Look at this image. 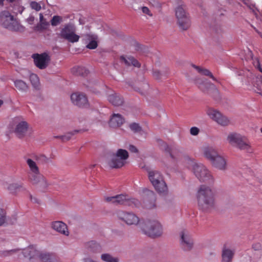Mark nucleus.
<instances>
[{"instance_id":"nucleus-39","label":"nucleus","mask_w":262,"mask_h":262,"mask_svg":"<svg viewBox=\"0 0 262 262\" xmlns=\"http://www.w3.org/2000/svg\"><path fill=\"white\" fill-rule=\"evenodd\" d=\"M129 128L134 133H138L141 131V128L138 123H133L129 125Z\"/></svg>"},{"instance_id":"nucleus-52","label":"nucleus","mask_w":262,"mask_h":262,"mask_svg":"<svg viewBox=\"0 0 262 262\" xmlns=\"http://www.w3.org/2000/svg\"><path fill=\"white\" fill-rule=\"evenodd\" d=\"M123 165H110L111 168H120Z\"/></svg>"},{"instance_id":"nucleus-17","label":"nucleus","mask_w":262,"mask_h":262,"mask_svg":"<svg viewBox=\"0 0 262 262\" xmlns=\"http://www.w3.org/2000/svg\"><path fill=\"white\" fill-rule=\"evenodd\" d=\"M181 244L185 251L190 250L193 246V241L187 231H183L181 233Z\"/></svg>"},{"instance_id":"nucleus-36","label":"nucleus","mask_w":262,"mask_h":262,"mask_svg":"<svg viewBox=\"0 0 262 262\" xmlns=\"http://www.w3.org/2000/svg\"><path fill=\"white\" fill-rule=\"evenodd\" d=\"M62 21V17L60 16L55 15L51 20V24L52 26H56Z\"/></svg>"},{"instance_id":"nucleus-13","label":"nucleus","mask_w":262,"mask_h":262,"mask_svg":"<svg viewBox=\"0 0 262 262\" xmlns=\"http://www.w3.org/2000/svg\"><path fill=\"white\" fill-rule=\"evenodd\" d=\"M227 140L230 144L237 146L241 149H247L250 148L249 144L245 141L243 137L236 133H231L227 137Z\"/></svg>"},{"instance_id":"nucleus-24","label":"nucleus","mask_w":262,"mask_h":262,"mask_svg":"<svg viewBox=\"0 0 262 262\" xmlns=\"http://www.w3.org/2000/svg\"><path fill=\"white\" fill-rule=\"evenodd\" d=\"M107 99L109 102L115 106L120 105L123 103V99L117 93L109 95Z\"/></svg>"},{"instance_id":"nucleus-6","label":"nucleus","mask_w":262,"mask_h":262,"mask_svg":"<svg viewBox=\"0 0 262 262\" xmlns=\"http://www.w3.org/2000/svg\"><path fill=\"white\" fill-rule=\"evenodd\" d=\"M105 201L115 204L123 205L132 207H139L141 205V202L138 200L130 198L129 196L124 194L107 196L105 198Z\"/></svg>"},{"instance_id":"nucleus-19","label":"nucleus","mask_w":262,"mask_h":262,"mask_svg":"<svg viewBox=\"0 0 262 262\" xmlns=\"http://www.w3.org/2000/svg\"><path fill=\"white\" fill-rule=\"evenodd\" d=\"M26 160L27 164H36V163H43L51 162V160L46 157L45 155L41 154H34L31 156V158H28L26 157H24Z\"/></svg>"},{"instance_id":"nucleus-14","label":"nucleus","mask_w":262,"mask_h":262,"mask_svg":"<svg viewBox=\"0 0 262 262\" xmlns=\"http://www.w3.org/2000/svg\"><path fill=\"white\" fill-rule=\"evenodd\" d=\"M32 58L34 60L35 65L38 69H46L50 61V57L47 53L41 54L35 53L32 54Z\"/></svg>"},{"instance_id":"nucleus-51","label":"nucleus","mask_w":262,"mask_h":262,"mask_svg":"<svg viewBox=\"0 0 262 262\" xmlns=\"http://www.w3.org/2000/svg\"><path fill=\"white\" fill-rule=\"evenodd\" d=\"M149 5L152 6H156L157 4V2L156 0H146Z\"/></svg>"},{"instance_id":"nucleus-16","label":"nucleus","mask_w":262,"mask_h":262,"mask_svg":"<svg viewBox=\"0 0 262 262\" xmlns=\"http://www.w3.org/2000/svg\"><path fill=\"white\" fill-rule=\"evenodd\" d=\"M71 99L73 103L79 107H86L89 105L87 97L83 93H73L71 96Z\"/></svg>"},{"instance_id":"nucleus-11","label":"nucleus","mask_w":262,"mask_h":262,"mask_svg":"<svg viewBox=\"0 0 262 262\" xmlns=\"http://www.w3.org/2000/svg\"><path fill=\"white\" fill-rule=\"evenodd\" d=\"M206 113L212 120L221 126H227L230 123L228 117L222 114L216 110L210 107L208 108Z\"/></svg>"},{"instance_id":"nucleus-37","label":"nucleus","mask_w":262,"mask_h":262,"mask_svg":"<svg viewBox=\"0 0 262 262\" xmlns=\"http://www.w3.org/2000/svg\"><path fill=\"white\" fill-rule=\"evenodd\" d=\"M140 86L141 88H136L135 91L138 92L142 95H144L145 92L148 90L149 85L146 83H142L140 84Z\"/></svg>"},{"instance_id":"nucleus-30","label":"nucleus","mask_w":262,"mask_h":262,"mask_svg":"<svg viewBox=\"0 0 262 262\" xmlns=\"http://www.w3.org/2000/svg\"><path fill=\"white\" fill-rule=\"evenodd\" d=\"M192 67L195 69L200 74L210 77L213 80L216 81V79L212 74L210 71L207 69L202 68L199 66L192 65Z\"/></svg>"},{"instance_id":"nucleus-57","label":"nucleus","mask_w":262,"mask_h":262,"mask_svg":"<svg viewBox=\"0 0 262 262\" xmlns=\"http://www.w3.org/2000/svg\"><path fill=\"white\" fill-rule=\"evenodd\" d=\"M3 101L2 100H0V107L3 104Z\"/></svg>"},{"instance_id":"nucleus-28","label":"nucleus","mask_w":262,"mask_h":262,"mask_svg":"<svg viewBox=\"0 0 262 262\" xmlns=\"http://www.w3.org/2000/svg\"><path fill=\"white\" fill-rule=\"evenodd\" d=\"M196 83L199 84L200 89L203 92H206L209 88H213L215 87L213 84L208 82L206 79H199L197 80Z\"/></svg>"},{"instance_id":"nucleus-43","label":"nucleus","mask_w":262,"mask_h":262,"mask_svg":"<svg viewBox=\"0 0 262 262\" xmlns=\"http://www.w3.org/2000/svg\"><path fill=\"white\" fill-rule=\"evenodd\" d=\"M88 245L89 246L92 248V249H93L94 250H95V248H96V249H97V248H100V246L99 244H98L97 243H96L94 241H91L89 243H88Z\"/></svg>"},{"instance_id":"nucleus-35","label":"nucleus","mask_w":262,"mask_h":262,"mask_svg":"<svg viewBox=\"0 0 262 262\" xmlns=\"http://www.w3.org/2000/svg\"><path fill=\"white\" fill-rule=\"evenodd\" d=\"M101 257L102 260L105 262H118L117 258L114 257L109 254H103Z\"/></svg>"},{"instance_id":"nucleus-44","label":"nucleus","mask_w":262,"mask_h":262,"mask_svg":"<svg viewBox=\"0 0 262 262\" xmlns=\"http://www.w3.org/2000/svg\"><path fill=\"white\" fill-rule=\"evenodd\" d=\"M190 132L191 135L196 136L198 135L199 133V129L196 127H192L190 128Z\"/></svg>"},{"instance_id":"nucleus-5","label":"nucleus","mask_w":262,"mask_h":262,"mask_svg":"<svg viewBox=\"0 0 262 262\" xmlns=\"http://www.w3.org/2000/svg\"><path fill=\"white\" fill-rule=\"evenodd\" d=\"M0 23L5 28L12 31L24 30V27L20 25L8 11H3L0 13Z\"/></svg>"},{"instance_id":"nucleus-21","label":"nucleus","mask_w":262,"mask_h":262,"mask_svg":"<svg viewBox=\"0 0 262 262\" xmlns=\"http://www.w3.org/2000/svg\"><path fill=\"white\" fill-rule=\"evenodd\" d=\"M124 122V119L119 114H114L110 119L109 125L112 127H117Z\"/></svg>"},{"instance_id":"nucleus-48","label":"nucleus","mask_w":262,"mask_h":262,"mask_svg":"<svg viewBox=\"0 0 262 262\" xmlns=\"http://www.w3.org/2000/svg\"><path fill=\"white\" fill-rule=\"evenodd\" d=\"M35 18L33 16L30 15L27 19V21L30 24L32 25L33 24Z\"/></svg>"},{"instance_id":"nucleus-49","label":"nucleus","mask_w":262,"mask_h":262,"mask_svg":"<svg viewBox=\"0 0 262 262\" xmlns=\"http://www.w3.org/2000/svg\"><path fill=\"white\" fill-rule=\"evenodd\" d=\"M129 150L132 152H137L138 149L136 146L133 145H130L129 146Z\"/></svg>"},{"instance_id":"nucleus-34","label":"nucleus","mask_w":262,"mask_h":262,"mask_svg":"<svg viewBox=\"0 0 262 262\" xmlns=\"http://www.w3.org/2000/svg\"><path fill=\"white\" fill-rule=\"evenodd\" d=\"M151 202L149 204L145 203V206L148 209H152L156 206V196L153 191H149Z\"/></svg>"},{"instance_id":"nucleus-12","label":"nucleus","mask_w":262,"mask_h":262,"mask_svg":"<svg viewBox=\"0 0 262 262\" xmlns=\"http://www.w3.org/2000/svg\"><path fill=\"white\" fill-rule=\"evenodd\" d=\"M29 165L30 167L29 178L30 181L33 184L39 183L40 185L42 187L47 186V182L39 172L38 167L37 166V165Z\"/></svg>"},{"instance_id":"nucleus-32","label":"nucleus","mask_w":262,"mask_h":262,"mask_svg":"<svg viewBox=\"0 0 262 262\" xmlns=\"http://www.w3.org/2000/svg\"><path fill=\"white\" fill-rule=\"evenodd\" d=\"M72 73L76 75L85 76L88 74V71L83 67H74L72 70Z\"/></svg>"},{"instance_id":"nucleus-4","label":"nucleus","mask_w":262,"mask_h":262,"mask_svg":"<svg viewBox=\"0 0 262 262\" xmlns=\"http://www.w3.org/2000/svg\"><path fill=\"white\" fill-rule=\"evenodd\" d=\"M141 228L143 233L151 238L160 237L163 233L161 224L156 220H147L142 223Z\"/></svg>"},{"instance_id":"nucleus-20","label":"nucleus","mask_w":262,"mask_h":262,"mask_svg":"<svg viewBox=\"0 0 262 262\" xmlns=\"http://www.w3.org/2000/svg\"><path fill=\"white\" fill-rule=\"evenodd\" d=\"M52 228L58 233L66 236H69V231L67 225L61 221H54L51 224Z\"/></svg>"},{"instance_id":"nucleus-38","label":"nucleus","mask_w":262,"mask_h":262,"mask_svg":"<svg viewBox=\"0 0 262 262\" xmlns=\"http://www.w3.org/2000/svg\"><path fill=\"white\" fill-rule=\"evenodd\" d=\"M6 221V213L5 211L0 208V226H3Z\"/></svg>"},{"instance_id":"nucleus-10","label":"nucleus","mask_w":262,"mask_h":262,"mask_svg":"<svg viewBox=\"0 0 262 262\" xmlns=\"http://www.w3.org/2000/svg\"><path fill=\"white\" fill-rule=\"evenodd\" d=\"M192 166L191 168L196 177L200 181L207 182L208 183L213 182L211 176L204 165H192Z\"/></svg>"},{"instance_id":"nucleus-55","label":"nucleus","mask_w":262,"mask_h":262,"mask_svg":"<svg viewBox=\"0 0 262 262\" xmlns=\"http://www.w3.org/2000/svg\"><path fill=\"white\" fill-rule=\"evenodd\" d=\"M187 159H188V161L190 162V163H191L190 164H196L194 162V160L193 159H191L189 157H187Z\"/></svg>"},{"instance_id":"nucleus-29","label":"nucleus","mask_w":262,"mask_h":262,"mask_svg":"<svg viewBox=\"0 0 262 262\" xmlns=\"http://www.w3.org/2000/svg\"><path fill=\"white\" fill-rule=\"evenodd\" d=\"M6 188L12 194H16L18 192L24 190L23 186L18 183L9 184L7 185Z\"/></svg>"},{"instance_id":"nucleus-8","label":"nucleus","mask_w":262,"mask_h":262,"mask_svg":"<svg viewBox=\"0 0 262 262\" xmlns=\"http://www.w3.org/2000/svg\"><path fill=\"white\" fill-rule=\"evenodd\" d=\"M75 27L73 24H68L61 29L58 35L70 42H76L79 40L80 37L75 34Z\"/></svg>"},{"instance_id":"nucleus-56","label":"nucleus","mask_w":262,"mask_h":262,"mask_svg":"<svg viewBox=\"0 0 262 262\" xmlns=\"http://www.w3.org/2000/svg\"><path fill=\"white\" fill-rule=\"evenodd\" d=\"M259 247L260 246L258 244L253 246V248L255 250H257L259 248Z\"/></svg>"},{"instance_id":"nucleus-9","label":"nucleus","mask_w":262,"mask_h":262,"mask_svg":"<svg viewBox=\"0 0 262 262\" xmlns=\"http://www.w3.org/2000/svg\"><path fill=\"white\" fill-rule=\"evenodd\" d=\"M204 157L214 164H226L225 159L219 155L216 150L213 147L206 146L203 148Z\"/></svg>"},{"instance_id":"nucleus-40","label":"nucleus","mask_w":262,"mask_h":262,"mask_svg":"<svg viewBox=\"0 0 262 262\" xmlns=\"http://www.w3.org/2000/svg\"><path fill=\"white\" fill-rule=\"evenodd\" d=\"M30 7L32 9L39 11L41 10V7L39 3L35 1L31 2L30 4Z\"/></svg>"},{"instance_id":"nucleus-1","label":"nucleus","mask_w":262,"mask_h":262,"mask_svg":"<svg viewBox=\"0 0 262 262\" xmlns=\"http://www.w3.org/2000/svg\"><path fill=\"white\" fill-rule=\"evenodd\" d=\"M214 192L208 186L202 185L198 189L196 198L200 209L206 211L213 207Z\"/></svg>"},{"instance_id":"nucleus-3","label":"nucleus","mask_w":262,"mask_h":262,"mask_svg":"<svg viewBox=\"0 0 262 262\" xmlns=\"http://www.w3.org/2000/svg\"><path fill=\"white\" fill-rule=\"evenodd\" d=\"M15 254L18 255V258H21L20 256L23 255L25 258L34 261L38 260L39 251L36 249L35 246H30L24 249L23 251L19 249H12L4 251L2 253V255L4 256L13 255Z\"/></svg>"},{"instance_id":"nucleus-50","label":"nucleus","mask_w":262,"mask_h":262,"mask_svg":"<svg viewBox=\"0 0 262 262\" xmlns=\"http://www.w3.org/2000/svg\"><path fill=\"white\" fill-rule=\"evenodd\" d=\"M153 76L156 79H159L160 78V73L158 71H155L153 72Z\"/></svg>"},{"instance_id":"nucleus-7","label":"nucleus","mask_w":262,"mask_h":262,"mask_svg":"<svg viewBox=\"0 0 262 262\" xmlns=\"http://www.w3.org/2000/svg\"><path fill=\"white\" fill-rule=\"evenodd\" d=\"M176 16L178 25L183 30H187L191 25L189 14L185 11L183 5L181 4L176 9Z\"/></svg>"},{"instance_id":"nucleus-33","label":"nucleus","mask_w":262,"mask_h":262,"mask_svg":"<svg viewBox=\"0 0 262 262\" xmlns=\"http://www.w3.org/2000/svg\"><path fill=\"white\" fill-rule=\"evenodd\" d=\"M30 80L32 86L36 89H38L40 85L39 80L37 75L35 74H31Z\"/></svg>"},{"instance_id":"nucleus-54","label":"nucleus","mask_w":262,"mask_h":262,"mask_svg":"<svg viewBox=\"0 0 262 262\" xmlns=\"http://www.w3.org/2000/svg\"><path fill=\"white\" fill-rule=\"evenodd\" d=\"M252 27L253 28L254 30L259 35V36L262 38V33L260 32L255 27L251 25Z\"/></svg>"},{"instance_id":"nucleus-42","label":"nucleus","mask_w":262,"mask_h":262,"mask_svg":"<svg viewBox=\"0 0 262 262\" xmlns=\"http://www.w3.org/2000/svg\"><path fill=\"white\" fill-rule=\"evenodd\" d=\"M253 63L255 68L258 69V70L262 73V68H261L259 61L257 58H255L253 59Z\"/></svg>"},{"instance_id":"nucleus-18","label":"nucleus","mask_w":262,"mask_h":262,"mask_svg":"<svg viewBox=\"0 0 262 262\" xmlns=\"http://www.w3.org/2000/svg\"><path fill=\"white\" fill-rule=\"evenodd\" d=\"M29 128V124L25 121H21L16 124L14 133L18 138L21 139L27 135Z\"/></svg>"},{"instance_id":"nucleus-25","label":"nucleus","mask_w":262,"mask_h":262,"mask_svg":"<svg viewBox=\"0 0 262 262\" xmlns=\"http://www.w3.org/2000/svg\"><path fill=\"white\" fill-rule=\"evenodd\" d=\"M49 26V23L43 17L42 13H39V23L37 24L34 27V30L36 31H41L47 29Z\"/></svg>"},{"instance_id":"nucleus-2","label":"nucleus","mask_w":262,"mask_h":262,"mask_svg":"<svg viewBox=\"0 0 262 262\" xmlns=\"http://www.w3.org/2000/svg\"><path fill=\"white\" fill-rule=\"evenodd\" d=\"M142 168L146 170L148 172V178L155 190L160 194H166L168 191L167 186L160 172L155 169H151L146 165L142 167Z\"/></svg>"},{"instance_id":"nucleus-15","label":"nucleus","mask_w":262,"mask_h":262,"mask_svg":"<svg viewBox=\"0 0 262 262\" xmlns=\"http://www.w3.org/2000/svg\"><path fill=\"white\" fill-rule=\"evenodd\" d=\"M117 216L119 219L129 225H137L140 222L139 217L132 212L120 211L118 212Z\"/></svg>"},{"instance_id":"nucleus-47","label":"nucleus","mask_w":262,"mask_h":262,"mask_svg":"<svg viewBox=\"0 0 262 262\" xmlns=\"http://www.w3.org/2000/svg\"><path fill=\"white\" fill-rule=\"evenodd\" d=\"M142 11L143 13L147 14L149 16H152V14L150 13L149 9L147 7H143L142 8Z\"/></svg>"},{"instance_id":"nucleus-46","label":"nucleus","mask_w":262,"mask_h":262,"mask_svg":"<svg viewBox=\"0 0 262 262\" xmlns=\"http://www.w3.org/2000/svg\"><path fill=\"white\" fill-rule=\"evenodd\" d=\"M214 168L218 170H225L226 169V165H214Z\"/></svg>"},{"instance_id":"nucleus-41","label":"nucleus","mask_w":262,"mask_h":262,"mask_svg":"<svg viewBox=\"0 0 262 262\" xmlns=\"http://www.w3.org/2000/svg\"><path fill=\"white\" fill-rule=\"evenodd\" d=\"M98 47L97 42L95 40H91L87 45L86 48L89 49H95Z\"/></svg>"},{"instance_id":"nucleus-31","label":"nucleus","mask_w":262,"mask_h":262,"mask_svg":"<svg viewBox=\"0 0 262 262\" xmlns=\"http://www.w3.org/2000/svg\"><path fill=\"white\" fill-rule=\"evenodd\" d=\"M15 86L20 91L25 92L28 89V86L26 82L21 80H16L14 81Z\"/></svg>"},{"instance_id":"nucleus-58","label":"nucleus","mask_w":262,"mask_h":262,"mask_svg":"<svg viewBox=\"0 0 262 262\" xmlns=\"http://www.w3.org/2000/svg\"><path fill=\"white\" fill-rule=\"evenodd\" d=\"M113 164H118V163H117V162H113Z\"/></svg>"},{"instance_id":"nucleus-26","label":"nucleus","mask_w":262,"mask_h":262,"mask_svg":"<svg viewBox=\"0 0 262 262\" xmlns=\"http://www.w3.org/2000/svg\"><path fill=\"white\" fill-rule=\"evenodd\" d=\"M120 60L121 62H124V64L126 66L133 65L136 67H140V64L139 61L132 56H129L126 58L123 56H121L120 57Z\"/></svg>"},{"instance_id":"nucleus-22","label":"nucleus","mask_w":262,"mask_h":262,"mask_svg":"<svg viewBox=\"0 0 262 262\" xmlns=\"http://www.w3.org/2000/svg\"><path fill=\"white\" fill-rule=\"evenodd\" d=\"M234 255V251L224 247L222 250V262H231Z\"/></svg>"},{"instance_id":"nucleus-27","label":"nucleus","mask_w":262,"mask_h":262,"mask_svg":"<svg viewBox=\"0 0 262 262\" xmlns=\"http://www.w3.org/2000/svg\"><path fill=\"white\" fill-rule=\"evenodd\" d=\"M128 158V151L125 149H119L115 154L112 156L113 160H125Z\"/></svg>"},{"instance_id":"nucleus-59","label":"nucleus","mask_w":262,"mask_h":262,"mask_svg":"<svg viewBox=\"0 0 262 262\" xmlns=\"http://www.w3.org/2000/svg\"><path fill=\"white\" fill-rule=\"evenodd\" d=\"M259 94H260V95H261V97H262V92H260V93H259Z\"/></svg>"},{"instance_id":"nucleus-45","label":"nucleus","mask_w":262,"mask_h":262,"mask_svg":"<svg viewBox=\"0 0 262 262\" xmlns=\"http://www.w3.org/2000/svg\"><path fill=\"white\" fill-rule=\"evenodd\" d=\"M165 150L168 152L172 158H174L172 154V149L171 147L168 146L167 144H165Z\"/></svg>"},{"instance_id":"nucleus-60","label":"nucleus","mask_w":262,"mask_h":262,"mask_svg":"<svg viewBox=\"0 0 262 262\" xmlns=\"http://www.w3.org/2000/svg\"><path fill=\"white\" fill-rule=\"evenodd\" d=\"M260 131H261V132L262 133V128L260 129Z\"/></svg>"},{"instance_id":"nucleus-23","label":"nucleus","mask_w":262,"mask_h":262,"mask_svg":"<svg viewBox=\"0 0 262 262\" xmlns=\"http://www.w3.org/2000/svg\"><path fill=\"white\" fill-rule=\"evenodd\" d=\"M42 262H57L55 255L47 253L40 252L39 251L38 260Z\"/></svg>"},{"instance_id":"nucleus-53","label":"nucleus","mask_w":262,"mask_h":262,"mask_svg":"<svg viewBox=\"0 0 262 262\" xmlns=\"http://www.w3.org/2000/svg\"><path fill=\"white\" fill-rule=\"evenodd\" d=\"M30 200L33 203H39V202L37 200V199H36V198H33L32 195L30 196Z\"/></svg>"}]
</instances>
